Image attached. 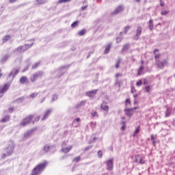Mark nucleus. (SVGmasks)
<instances>
[{
    "label": "nucleus",
    "instance_id": "47",
    "mask_svg": "<svg viewBox=\"0 0 175 175\" xmlns=\"http://www.w3.org/2000/svg\"><path fill=\"white\" fill-rule=\"evenodd\" d=\"M90 125H91V126H92L94 128L96 125V122H90Z\"/></svg>",
    "mask_w": 175,
    "mask_h": 175
},
{
    "label": "nucleus",
    "instance_id": "30",
    "mask_svg": "<svg viewBox=\"0 0 175 175\" xmlns=\"http://www.w3.org/2000/svg\"><path fill=\"white\" fill-rule=\"evenodd\" d=\"M86 102L87 101H85V100L81 101L79 103H78L77 107H80L81 106H84L85 105Z\"/></svg>",
    "mask_w": 175,
    "mask_h": 175
},
{
    "label": "nucleus",
    "instance_id": "40",
    "mask_svg": "<svg viewBox=\"0 0 175 175\" xmlns=\"http://www.w3.org/2000/svg\"><path fill=\"white\" fill-rule=\"evenodd\" d=\"M128 49H129V44H126L123 46V50H128Z\"/></svg>",
    "mask_w": 175,
    "mask_h": 175
},
{
    "label": "nucleus",
    "instance_id": "3",
    "mask_svg": "<svg viewBox=\"0 0 175 175\" xmlns=\"http://www.w3.org/2000/svg\"><path fill=\"white\" fill-rule=\"evenodd\" d=\"M47 166L46 161L44 163H40L38 165H37L33 170L31 175H40L41 174L42 172L46 169V167Z\"/></svg>",
    "mask_w": 175,
    "mask_h": 175
},
{
    "label": "nucleus",
    "instance_id": "22",
    "mask_svg": "<svg viewBox=\"0 0 175 175\" xmlns=\"http://www.w3.org/2000/svg\"><path fill=\"white\" fill-rule=\"evenodd\" d=\"M143 70H144V66H141L138 70L137 75L140 76V75H143Z\"/></svg>",
    "mask_w": 175,
    "mask_h": 175
},
{
    "label": "nucleus",
    "instance_id": "59",
    "mask_svg": "<svg viewBox=\"0 0 175 175\" xmlns=\"http://www.w3.org/2000/svg\"><path fill=\"white\" fill-rule=\"evenodd\" d=\"M13 110H14V109L13 107H11L9 109V111H10V112L13 111Z\"/></svg>",
    "mask_w": 175,
    "mask_h": 175
},
{
    "label": "nucleus",
    "instance_id": "11",
    "mask_svg": "<svg viewBox=\"0 0 175 175\" xmlns=\"http://www.w3.org/2000/svg\"><path fill=\"white\" fill-rule=\"evenodd\" d=\"M20 70L18 69H14L8 75V77H11L12 76V79H14L15 76H17L18 75V72Z\"/></svg>",
    "mask_w": 175,
    "mask_h": 175
},
{
    "label": "nucleus",
    "instance_id": "10",
    "mask_svg": "<svg viewBox=\"0 0 175 175\" xmlns=\"http://www.w3.org/2000/svg\"><path fill=\"white\" fill-rule=\"evenodd\" d=\"M156 64L159 66V68H161V69H162L165 68L166 65H167V60H164L163 62L157 61Z\"/></svg>",
    "mask_w": 175,
    "mask_h": 175
},
{
    "label": "nucleus",
    "instance_id": "28",
    "mask_svg": "<svg viewBox=\"0 0 175 175\" xmlns=\"http://www.w3.org/2000/svg\"><path fill=\"white\" fill-rule=\"evenodd\" d=\"M43 3H46V0H36L37 5H43Z\"/></svg>",
    "mask_w": 175,
    "mask_h": 175
},
{
    "label": "nucleus",
    "instance_id": "45",
    "mask_svg": "<svg viewBox=\"0 0 175 175\" xmlns=\"http://www.w3.org/2000/svg\"><path fill=\"white\" fill-rule=\"evenodd\" d=\"M39 66V63H36V64L33 65L32 68L33 69H36Z\"/></svg>",
    "mask_w": 175,
    "mask_h": 175
},
{
    "label": "nucleus",
    "instance_id": "62",
    "mask_svg": "<svg viewBox=\"0 0 175 175\" xmlns=\"http://www.w3.org/2000/svg\"><path fill=\"white\" fill-rule=\"evenodd\" d=\"M122 125H126V123L125 122V121H122Z\"/></svg>",
    "mask_w": 175,
    "mask_h": 175
},
{
    "label": "nucleus",
    "instance_id": "1",
    "mask_svg": "<svg viewBox=\"0 0 175 175\" xmlns=\"http://www.w3.org/2000/svg\"><path fill=\"white\" fill-rule=\"evenodd\" d=\"M16 148V144H14V142L10 140L7 142V146L4 149V154H2V158L5 159V157H9L10 155H12L13 152H14V148Z\"/></svg>",
    "mask_w": 175,
    "mask_h": 175
},
{
    "label": "nucleus",
    "instance_id": "33",
    "mask_svg": "<svg viewBox=\"0 0 175 175\" xmlns=\"http://www.w3.org/2000/svg\"><path fill=\"white\" fill-rule=\"evenodd\" d=\"M57 99H58V96H57L56 94H54L53 96H52L51 102H55Z\"/></svg>",
    "mask_w": 175,
    "mask_h": 175
},
{
    "label": "nucleus",
    "instance_id": "12",
    "mask_svg": "<svg viewBox=\"0 0 175 175\" xmlns=\"http://www.w3.org/2000/svg\"><path fill=\"white\" fill-rule=\"evenodd\" d=\"M142 27H138L137 29V33L134 37L135 40H137L139 39V37L140 36V35H142Z\"/></svg>",
    "mask_w": 175,
    "mask_h": 175
},
{
    "label": "nucleus",
    "instance_id": "7",
    "mask_svg": "<svg viewBox=\"0 0 175 175\" xmlns=\"http://www.w3.org/2000/svg\"><path fill=\"white\" fill-rule=\"evenodd\" d=\"M135 162L136 163H139V165H144V163H146L144 158L139 154L135 157Z\"/></svg>",
    "mask_w": 175,
    "mask_h": 175
},
{
    "label": "nucleus",
    "instance_id": "38",
    "mask_svg": "<svg viewBox=\"0 0 175 175\" xmlns=\"http://www.w3.org/2000/svg\"><path fill=\"white\" fill-rule=\"evenodd\" d=\"M98 158H102V157H103V153L102 152V150H99L98 152Z\"/></svg>",
    "mask_w": 175,
    "mask_h": 175
},
{
    "label": "nucleus",
    "instance_id": "46",
    "mask_svg": "<svg viewBox=\"0 0 175 175\" xmlns=\"http://www.w3.org/2000/svg\"><path fill=\"white\" fill-rule=\"evenodd\" d=\"M121 129L122 131H125L126 129V124H122Z\"/></svg>",
    "mask_w": 175,
    "mask_h": 175
},
{
    "label": "nucleus",
    "instance_id": "53",
    "mask_svg": "<svg viewBox=\"0 0 175 175\" xmlns=\"http://www.w3.org/2000/svg\"><path fill=\"white\" fill-rule=\"evenodd\" d=\"M46 100V97H44L42 98V100H40V103H43V102H44Z\"/></svg>",
    "mask_w": 175,
    "mask_h": 175
},
{
    "label": "nucleus",
    "instance_id": "9",
    "mask_svg": "<svg viewBox=\"0 0 175 175\" xmlns=\"http://www.w3.org/2000/svg\"><path fill=\"white\" fill-rule=\"evenodd\" d=\"M10 83H5L3 88L0 87V94H5L9 90Z\"/></svg>",
    "mask_w": 175,
    "mask_h": 175
},
{
    "label": "nucleus",
    "instance_id": "25",
    "mask_svg": "<svg viewBox=\"0 0 175 175\" xmlns=\"http://www.w3.org/2000/svg\"><path fill=\"white\" fill-rule=\"evenodd\" d=\"M11 38L12 37L10 36H4V38H3V42L6 43V42H8V40H10Z\"/></svg>",
    "mask_w": 175,
    "mask_h": 175
},
{
    "label": "nucleus",
    "instance_id": "42",
    "mask_svg": "<svg viewBox=\"0 0 175 175\" xmlns=\"http://www.w3.org/2000/svg\"><path fill=\"white\" fill-rule=\"evenodd\" d=\"M92 117H96L98 116V113L96 111H93L91 113Z\"/></svg>",
    "mask_w": 175,
    "mask_h": 175
},
{
    "label": "nucleus",
    "instance_id": "48",
    "mask_svg": "<svg viewBox=\"0 0 175 175\" xmlns=\"http://www.w3.org/2000/svg\"><path fill=\"white\" fill-rule=\"evenodd\" d=\"M116 69H118V68H120V61H118L117 62V64H116Z\"/></svg>",
    "mask_w": 175,
    "mask_h": 175
},
{
    "label": "nucleus",
    "instance_id": "43",
    "mask_svg": "<svg viewBox=\"0 0 175 175\" xmlns=\"http://www.w3.org/2000/svg\"><path fill=\"white\" fill-rule=\"evenodd\" d=\"M139 132H140V126H138L137 128V129L135 131V135H137V133H139Z\"/></svg>",
    "mask_w": 175,
    "mask_h": 175
},
{
    "label": "nucleus",
    "instance_id": "61",
    "mask_svg": "<svg viewBox=\"0 0 175 175\" xmlns=\"http://www.w3.org/2000/svg\"><path fill=\"white\" fill-rule=\"evenodd\" d=\"M22 100H24V98L18 99V101H22Z\"/></svg>",
    "mask_w": 175,
    "mask_h": 175
},
{
    "label": "nucleus",
    "instance_id": "21",
    "mask_svg": "<svg viewBox=\"0 0 175 175\" xmlns=\"http://www.w3.org/2000/svg\"><path fill=\"white\" fill-rule=\"evenodd\" d=\"M27 80H28V78H27V77H22L20 79V83L21 84H25V83H27Z\"/></svg>",
    "mask_w": 175,
    "mask_h": 175
},
{
    "label": "nucleus",
    "instance_id": "63",
    "mask_svg": "<svg viewBox=\"0 0 175 175\" xmlns=\"http://www.w3.org/2000/svg\"><path fill=\"white\" fill-rule=\"evenodd\" d=\"M160 5H161V6H162V7L165 6V3H161Z\"/></svg>",
    "mask_w": 175,
    "mask_h": 175
},
{
    "label": "nucleus",
    "instance_id": "60",
    "mask_svg": "<svg viewBox=\"0 0 175 175\" xmlns=\"http://www.w3.org/2000/svg\"><path fill=\"white\" fill-rule=\"evenodd\" d=\"M17 0H10V3H13V2H16Z\"/></svg>",
    "mask_w": 175,
    "mask_h": 175
},
{
    "label": "nucleus",
    "instance_id": "49",
    "mask_svg": "<svg viewBox=\"0 0 175 175\" xmlns=\"http://www.w3.org/2000/svg\"><path fill=\"white\" fill-rule=\"evenodd\" d=\"M146 92H150V86L146 87Z\"/></svg>",
    "mask_w": 175,
    "mask_h": 175
},
{
    "label": "nucleus",
    "instance_id": "27",
    "mask_svg": "<svg viewBox=\"0 0 175 175\" xmlns=\"http://www.w3.org/2000/svg\"><path fill=\"white\" fill-rule=\"evenodd\" d=\"M149 28L150 30H152L154 28V22L152 21V19L149 21Z\"/></svg>",
    "mask_w": 175,
    "mask_h": 175
},
{
    "label": "nucleus",
    "instance_id": "16",
    "mask_svg": "<svg viewBox=\"0 0 175 175\" xmlns=\"http://www.w3.org/2000/svg\"><path fill=\"white\" fill-rule=\"evenodd\" d=\"M33 131L31 130L29 131H27L24 135H23V140H25L26 139H28V137H29L32 133H33Z\"/></svg>",
    "mask_w": 175,
    "mask_h": 175
},
{
    "label": "nucleus",
    "instance_id": "4",
    "mask_svg": "<svg viewBox=\"0 0 175 175\" xmlns=\"http://www.w3.org/2000/svg\"><path fill=\"white\" fill-rule=\"evenodd\" d=\"M73 148V145L69 144L68 141H64L62 144V152L68 154Z\"/></svg>",
    "mask_w": 175,
    "mask_h": 175
},
{
    "label": "nucleus",
    "instance_id": "64",
    "mask_svg": "<svg viewBox=\"0 0 175 175\" xmlns=\"http://www.w3.org/2000/svg\"><path fill=\"white\" fill-rule=\"evenodd\" d=\"M76 121H77V122H79L80 118H77V119H76Z\"/></svg>",
    "mask_w": 175,
    "mask_h": 175
},
{
    "label": "nucleus",
    "instance_id": "26",
    "mask_svg": "<svg viewBox=\"0 0 175 175\" xmlns=\"http://www.w3.org/2000/svg\"><path fill=\"white\" fill-rule=\"evenodd\" d=\"M10 56H9V55H5L3 57V58L1 59V62L4 63L6 62L8 59H9V57Z\"/></svg>",
    "mask_w": 175,
    "mask_h": 175
},
{
    "label": "nucleus",
    "instance_id": "2",
    "mask_svg": "<svg viewBox=\"0 0 175 175\" xmlns=\"http://www.w3.org/2000/svg\"><path fill=\"white\" fill-rule=\"evenodd\" d=\"M33 43H35V40H30L29 43L25 44L23 46H20L14 50V53H17L18 54H23L25 51H27L29 49H31V46H33Z\"/></svg>",
    "mask_w": 175,
    "mask_h": 175
},
{
    "label": "nucleus",
    "instance_id": "17",
    "mask_svg": "<svg viewBox=\"0 0 175 175\" xmlns=\"http://www.w3.org/2000/svg\"><path fill=\"white\" fill-rule=\"evenodd\" d=\"M124 10V7L119 6L116 10L115 12H113V14H118V13H121Z\"/></svg>",
    "mask_w": 175,
    "mask_h": 175
},
{
    "label": "nucleus",
    "instance_id": "24",
    "mask_svg": "<svg viewBox=\"0 0 175 175\" xmlns=\"http://www.w3.org/2000/svg\"><path fill=\"white\" fill-rule=\"evenodd\" d=\"M10 120V116H5L3 119H1V122H8Z\"/></svg>",
    "mask_w": 175,
    "mask_h": 175
},
{
    "label": "nucleus",
    "instance_id": "36",
    "mask_svg": "<svg viewBox=\"0 0 175 175\" xmlns=\"http://www.w3.org/2000/svg\"><path fill=\"white\" fill-rule=\"evenodd\" d=\"M80 159H81L80 156L77 157H75V158L72 160V162H80Z\"/></svg>",
    "mask_w": 175,
    "mask_h": 175
},
{
    "label": "nucleus",
    "instance_id": "32",
    "mask_svg": "<svg viewBox=\"0 0 175 175\" xmlns=\"http://www.w3.org/2000/svg\"><path fill=\"white\" fill-rule=\"evenodd\" d=\"M77 25H79V21H77L71 25V27H72V28H76V27H77Z\"/></svg>",
    "mask_w": 175,
    "mask_h": 175
},
{
    "label": "nucleus",
    "instance_id": "29",
    "mask_svg": "<svg viewBox=\"0 0 175 175\" xmlns=\"http://www.w3.org/2000/svg\"><path fill=\"white\" fill-rule=\"evenodd\" d=\"M38 95H39L38 92H34L30 94V98L33 99L34 98H36V96H38Z\"/></svg>",
    "mask_w": 175,
    "mask_h": 175
},
{
    "label": "nucleus",
    "instance_id": "35",
    "mask_svg": "<svg viewBox=\"0 0 175 175\" xmlns=\"http://www.w3.org/2000/svg\"><path fill=\"white\" fill-rule=\"evenodd\" d=\"M167 14H169V10H162L161 11L162 16H166Z\"/></svg>",
    "mask_w": 175,
    "mask_h": 175
},
{
    "label": "nucleus",
    "instance_id": "23",
    "mask_svg": "<svg viewBox=\"0 0 175 175\" xmlns=\"http://www.w3.org/2000/svg\"><path fill=\"white\" fill-rule=\"evenodd\" d=\"M51 148V146L49 144H46L44 146V151H45V152H49Z\"/></svg>",
    "mask_w": 175,
    "mask_h": 175
},
{
    "label": "nucleus",
    "instance_id": "15",
    "mask_svg": "<svg viewBox=\"0 0 175 175\" xmlns=\"http://www.w3.org/2000/svg\"><path fill=\"white\" fill-rule=\"evenodd\" d=\"M40 76H42L41 72L36 73L31 77V81H35L36 79H38V77H40Z\"/></svg>",
    "mask_w": 175,
    "mask_h": 175
},
{
    "label": "nucleus",
    "instance_id": "50",
    "mask_svg": "<svg viewBox=\"0 0 175 175\" xmlns=\"http://www.w3.org/2000/svg\"><path fill=\"white\" fill-rule=\"evenodd\" d=\"M131 28V27H129V26H126V27H125V32H128V31H129V29Z\"/></svg>",
    "mask_w": 175,
    "mask_h": 175
},
{
    "label": "nucleus",
    "instance_id": "58",
    "mask_svg": "<svg viewBox=\"0 0 175 175\" xmlns=\"http://www.w3.org/2000/svg\"><path fill=\"white\" fill-rule=\"evenodd\" d=\"M133 110H137L139 109V107H135L134 108H131Z\"/></svg>",
    "mask_w": 175,
    "mask_h": 175
},
{
    "label": "nucleus",
    "instance_id": "51",
    "mask_svg": "<svg viewBox=\"0 0 175 175\" xmlns=\"http://www.w3.org/2000/svg\"><path fill=\"white\" fill-rule=\"evenodd\" d=\"M92 148V146H88L87 148H85V151H88V150H91V148Z\"/></svg>",
    "mask_w": 175,
    "mask_h": 175
},
{
    "label": "nucleus",
    "instance_id": "55",
    "mask_svg": "<svg viewBox=\"0 0 175 175\" xmlns=\"http://www.w3.org/2000/svg\"><path fill=\"white\" fill-rule=\"evenodd\" d=\"M39 120H40V116H37V117L35 118V121H39Z\"/></svg>",
    "mask_w": 175,
    "mask_h": 175
},
{
    "label": "nucleus",
    "instance_id": "37",
    "mask_svg": "<svg viewBox=\"0 0 175 175\" xmlns=\"http://www.w3.org/2000/svg\"><path fill=\"white\" fill-rule=\"evenodd\" d=\"M150 137H151V140H152L153 144H157V140H155V137H154V135H152L150 136Z\"/></svg>",
    "mask_w": 175,
    "mask_h": 175
},
{
    "label": "nucleus",
    "instance_id": "31",
    "mask_svg": "<svg viewBox=\"0 0 175 175\" xmlns=\"http://www.w3.org/2000/svg\"><path fill=\"white\" fill-rule=\"evenodd\" d=\"M78 35H79V36H83V35H85V29H82L81 30L79 33Z\"/></svg>",
    "mask_w": 175,
    "mask_h": 175
},
{
    "label": "nucleus",
    "instance_id": "14",
    "mask_svg": "<svg viewBox=\"0 0 175 175\" xmlns=\"http://www.w3.org/2000/svg\"><path fill=\"white\" fill-rule=\"evenodd\" d=\"M100 107L103 110H104V111H109V106L107 105V103H106V102H103L101 104Z\"/></svg>",
    "mask_w": 175,
    "mask_h": 175
},
{
    "label": "nucleus",
    "instance_id": "8",
    "mask_svg": "<svg viewBox=\"0 0 175 175\" xmlns=\"http://www.w3.org/2000/svg\"><path fill=\"white\" fill-rule=\"evenodd\" d=\"M51 113H53V109H49L48 110H46L43 116V117L42 118V121H44L46 120H47V118H49V116H50V114H51Z\"/></svg>",
    "mask_w": 175,
    "mask_h": 175
},
{
    "label": "nucleus",
    "instance_id": "57",
    "mask_svg": "<svg viewBox=\"0 0 175 175\" xmlns=\"http://www.w3.org/2000/svg\"><path fill=\"white\" fill-rule=\"evenodd\" d=\"M131 92H132V94H135V92H136V90H135V89L132 88Z\"/></svg>",
    "mask_w": 175,
    "mask_h": 175
},
{
    "label": "nucleus",
    "instance_id": "20",
    "mask_svg": "<svg viewBox=\"0 0 175 175\" xmlns=\"http://www.w3.org/2000/svg\"><path fill=\"white\" fill-rule=\"evenodd\" d=\"M122 33L120 32V34L116 38V43H120L121 40H122Z\"/></svg>",
    "mask_w": 175,
    "mask_h": 175
},
{
    "label": "nucleus",
    "instance_id": "44",
    "mask_svg": "<svg viewBox=\"0 0 175 175\" xmlns=\"http://www.w3.org/2000/svg\"><path fill=\"white\" fill-rule=\"evenodd\" d=\"M128 105H131V99L128 98L126 100V105L128 106Z\"/></svg>",
    "mask_w": 175,
    "mask_h": 175
},
{
    "label": "nucleus",
    "instance_id": "56",
    "mask_svg": "<svg viewBox=\"0 0 175 175\" xmlns=\"http://www.w3.org/2000/svg\"><path fill=\"white\" fill-rule=\"evenodd\" d=\"M134 105H139V102H137V100H134Z\"/></svg>",
    "mask_w": 175,
    "mask_h": 175
},
{
    "label": "nucleus",
    "instance_id": "39",
    "mask_svg": "<svg viewBox=\"0 0 175 175\" xmlns=\"http://www.w3.org/2000/svg\"><path fill=\"white\" fill-rule=\"evenodd\" d=\"M158 49H155L154 53V55H155V58H159V54H157V53H158Z\"/></svg>",
    "mask_w": 175,
    "mask_h": 175
},
{
    "label": "nucleus",
    "instance_id": "5",
    "mask_svg": "<svg viewBox=\"0 0 175 175\" xmlns=\"http://www.w3.org/2000/svg\"><path fill=\"white\" fill-rule=\"evenodd\" d=\"M32 120H33V116L32 115H30L26 117L21 121V126H27L29 124H31V122H32Z\"/></svg>",
    "mask_w": 175,
    "mask_h": 175
},
{
    "label": "nucleus",
    "instance_id": "54",
    "mask_svg": "<svg viewBox=\"0 0 175 175\" xmlns=\"http://www.w3.org/2000/svg\"><path fill=\"white\" fill-rule=\"evenodd\" d=\"M122 76V75L118 73L116 75V77H121Z\"/></svg>",
    "mask_w": 175,
    "mask_h": 175
},
{
    "label": "nucleus",
    "instance_id": "19",
    "mask_svg": "<svg viewBox=\"0 0 175 175\" xmlns=\"http://www.w3.org/2000/svg\"><path fill=\"white\" fill-rule=\"evenodd\" d=\"M111 49V44H109L106 46L105 50L104 51V54H109Z\"/></svg>",
    "mask_w": 175,
    "mask_h": 175
},
{
    "label": "nucleus",
    "instance_id": "52",
    "mask_svg": "<svg viewBox=\"0 0 175 175\" xmlns=\"http://www.w3.org/2000/svg\"><path fill=\"white\" fill-rule=\"evenodd\" d=\"M88 7V5H85V6H83V7L81 8V9H82V10H85Z\"/></svg>",
    "mask_w": 175,
    "mask_h": 175
},
{
    "label": "nucleus",
    "instance_id": "41",
    "mask_svg": "<svg viewBox=\"0 0 175 175\" xmlns=\"http://www.w3.org/2000/svg\"><path fill=\"white\" fill-rule=\"evenodd\" d=\"M143 84V82L142 81H138L136 83L137 87H140Z\"/></svg>",
    "mask_w": 175,
    "mask_h": 175
},
{
    "label": "nucleus",
    "instance_id": "6",
    "mask_svg": "<svg viewBox=\"0 0 175 175\" xmlns=\"http://www.w3.org/2000/svg\"><path fill=\"white\" fill-rule=\"evenodd\" d=\"M114 159H109L106 161L107 170H113Z\"/></svg>",
    "mask_w": 175,
    "mask_h": 175
},
{
    "label": "nucleus",
    "instance_id": "18",
    "mask_svg": "<svg viewBox=\"0 0 175 175\" xmlns=\"http://www.w3.org/2000/svg\"><path fill=\"white\" fill-rule=\"evenodd\" d=\"M126 114L128 117H132V114L133 113V109H125Z\"/></svg>",
    "mask_w": 175,
    "mask_h": 175
},
{
    "label": "nucleus",
    "instance_id": "13",
    "mask_svg": "<svg viewBox=\"0 0 175 175\" xmlns=\"http://www.w3.org/2000/svg\"><path fill=\"white\" fill-rule=\"evenodd\" d=\"M96 92H98L97 90H91L90 92H88L86 93V95L88 96H89L90 98H94V96H95V94H96Z\"/></svg>",
    "mask_w": 175,
    "mask_h": 175
},
{
    "label": "nucleus",
    "instance_id": "34",
    "mask_svg": "<svg viewBox=\"0 0 175 175\" xmlns=\"http://www.w3.org/2000/svg\"><path fill=\"white\" fill-rule=\"evenodd\" d=\"M170 113H172V111H170V109L167 108L165 112V117H169V116H170Z\"/></svg>",
    "mask_w": 175,
    "mask_h": 175
}]
</instances>
